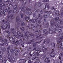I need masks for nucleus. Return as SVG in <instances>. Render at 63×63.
Listing matches in <instances>:
<instances>
[{
	"instance_id": "e2e57ef3",
	"label": "nucleus",
	"mask_w": 63,
	"mask_h": 63,
	"mask_svg": "<svg viewBox=\"0 0 63 63\" xmlns=\"http://www.w3.org/2000/svg\"><path fill=\"white\" fill-rule=\"evenodd\" d=\"M61 16L62 17L63 16V13H61Z\"/></svg>"
},
{
	"instance_id": "393cba45",
	"label": "nucleus",
	"mask_w": 63,
	"mask_h": 63,
	"mask_svg": "<svg viewBox=\"0 0 63 63\" xmlns=\"http://www.w3.org/2000/svg\"><path fill=\"white\" fill-rule=\"evenodd\" d=\"M48 56L50 58V57H54V56L53 55H50Z\"/></svg>"
},
{
	"instance_id": "4468645a",
	"label": "nucleus",
	"mask_w": 63,
	"mask_h": 63,
	"mask_svg": "<svg viewBox=\"0 0 63 63\" xmlns=\"http://www.w3.org/2000/svg\"><path fill=\"white\" fill-rule=\"evenodd\" d=\"M38 17L40 19H41L42 18V16H41L40 14H39L38 15Z\"/></svg>"
},
{
	"instance_id": "49530a36",
	"label": "nucleus",
	"mask_w": 63,
	"mask_h": 63,
	"mask_svg": "<svg viewBox=\"0 0 63 63\" xmlns=\"http://www.w3.org/2000/svg\"><path fill=\"white\" fill-rule=\"evenodd\" d=\"M20 15L21 18H23V14L22 13H21Z\"/></svg>"
},
{
	"instance_id": "a878e982",
	"label": "nucleus",
	"mask_w": 63,
	"mask_h": 63,
	"mask_svg": "<svg viewBox=\"0 0 63 63\" xmlns=\"http://www.w3.org/2000/svg\"><path fill=\"white\" fill-rule=\"evenodd\" d=\"M21 25L22 26L23 25H24L25 24V23H24V22L23 21H22L21 22Z\"/></svg>"
},
{
	"instance_id": "8fccbe9b",
	"label": "nucleus",
	"mask_w": 63,
	"mask_h": 63,
	"mask_svg": "<svg viewBox=\"0 0 63 63\" xmlns=\"http://www.w3.org/2000/svg\"><path fill=\"white\" fill-rule=\"evenodd\" d=\"M60 55L61 56H63V54L62 53H61L60 54Z\"/></svg>"
},
{
	"instance_id": "ea45409f",
	"label": "nucleus",
	"mask_w": 63,
	"mask_h": 63,
	"mask_svg": "<svg viewBox=\"0 0 63 63\" xmlns=\"http://www.w3.org/2000/svg\"><path fill=\"white\" fill-rule=\"evenodd\" d=\"M17 5H16L14 6V9H17Z\"/></svg>"
},
{
	"instance_id": "6ab92c4d",
	"label": "nucleus",
	"mask_w": 63,
	"mask_h": 63,
	"mask_svg": "<svg viewBox=\"0 0 63 63\" xmlns=\"http://www.w3.org/2000/svg\"><path fill=\"white\" fill-rule=\"evenodd\" d=\"M49 32L50 34H53V33H55V32L53 31L52 30H50Z\"/></svg>"
},
{
	"instance_id": "1a4fd4ad",
	"label": "nucleus",
	"mask_w": 63,
	"mask_h": 63,
	"mask_svg": "<svg viewBox=\"0 0 63 63\" xmlns=\"http://www.w3.org/2000/svg\"><path fill=\"white\" fill-rule=\"evenodd\" d=\"M19 43L20 44H21L22 45V46L23 47H24V44L23 43V42L22 41V40L21 39H20L19 41Z\"/></svg>"
},
{
	"instance_id": "a19ab883",
	"label": "nucleus",
	"mask_w": 63,
	"mask_h": 63,
	"mask_svg": "<svg viewBox=\"0 0 63 63\" xmlns=\"http://www.w3.org/2000/svg\"><path fill=\"white\" fill-rule=\"evenodd\" d=\"M62 35H63V34H60L59 35H58V37H61L62 36Z\"/></svg>"
},
{
	"instance_id": "69168bd1",
	"label": "nucleus",
	"mask_w": 63,
	"mask_h": 63,
	"mask_svg": "<svg viewBox=\"0 0 63 63\" xmlns=\"http://www.w3.org/2000/svg\"><path fill=\"white\" fill-rule=\"evenodd\" d=\"M28 63H31V60H29L28 61Z\"/></svg>"
},
{
	"instance_id": "a18cd8bd",
	"label": "nucleus",
	"mask_w": 63,
	"mask_h": 63,
	"mask_svg": "<svg viewBox=\"0 0 63 63\" xmlns=\"http://www.w3.org/2000/svg\"><path fill=\"white\" fill-rule=\"evenodd\" d=\"M4 43H3V44H0V46H3L4 45Z\"/></svg>"
},
{
	"instance_id": "f704fd0d",
	"label": "nucleus",
	"mask_w": 63,
	"mask_h": 63,
	"mask_svg": "<svg viewBox=\"0 0 63 63\" xmlns=\"http://www.w3.org/2000/svg\"><path fill=\"white\" fill-rule=\"evenodd\" d=\"M46 5L47 6V8H48V9H49V4L48 3L46 4Z\"/></svg>"
},
{
	"instance_id": "7ed1b4c3",
	"label": "nucleus",
	"mask_w": 63,
	"mask_h": 63,
	"mask_svg": "<svg viewBox=\"0 0 63 63\" xmlns=\"http://www.w3.org/2000/svg\"><path fill=\"white\" fill-rule=\"evenodd\" d=\"M12 10H10V8L9 7L8 8V9H7L6 8L5 10V12H8V13L9 14H10L12 12Z\"/></svg>"
},
{
	"instance_id": "09e8293b",
	"label": "nucleus",
	"mask_w": 63,
	"mask_h": 63,
	"mask_svg": "<svg viewBox=\"0 0 63 63\" xmlns=\"http://www.w3.org/2000/svg\"><path fill=\"white\" fill-rule=\"evenodd\" d=\"M51 10H55V8H54V7H52L51 8Z\"/></svg>"
},
{
	"instance_id": "5fc2aeb1",
	"label": "nucleus",
	"mask_w": 63,
	"mask_h": 63,
	"mask_svg": "<svg viewBox=\"0 0 63 63\" xmlns=\"http://www.w3.org/2000/svg\"><path fill=\"white\" fill-rule=\"evenodd\" d=\"M16 51V50L15 49L14 50H13V52H13V53H15Z\"/></svg>"
},
{
	"instance_id": "bf43d9fd",
	"label": "nucleus",
	"mask_w": 63,
	"mask_h": 63,
	"mask_svg": "<svg viewBox=\"0 0 63 63\" xmlns=\"http://www.w3.org/2000/svg\"><path fill=\"white\" fill-rule=\"evenodd\" d=\"M36 16V14L35 13H34L33 14V17H35Z\"/></svg>"
},
{
	"instance_id": "774afa93",
	"label": "nucleus",
	"mask_w": 63,
	"mask_h": 63,
	"mask_svg": "<svg viewBox=\"0 0 63 63\" xmlns=\"http://www.w3.org/2000/svg\"><path fill=\"white\" fill-rule=\"evenodd\" d=\"M45 47H42V49H43V50H44V49H45Z\"/></svg>"
},
{
	"instance_id": "6e6552de",
	"label": "nucleus",
	"mask_w": 63,
	"mask_h": 63,
	"mask_svg": "<svg viewBox=\"0 0 63 63\" xmlns=\"http://www.w3.org/2000/svg\"><path fill=\"white\" fill-rule=\"evenodd\" d=\"M8 29H10V26H11V25H10V24H9L8 26H6L5 28H3V27L1 26V28L2 29H3V30H5V29H6V28H7V27H8Z\"/></svg>"
},
{
	"instance_id": "c03bdc74",
	"label": "nucleus",
	"mask_w": 63,
	"mask_h": 63,
	"mask_svg": "<svg viewBox=\"0 0 63 63\" xmlns=\"http://www.w3.org/2000/svg\"><path fill=\"white\" fill-rule=\"evenodd\" d=\"M8 23H9V22H8L7 21L5 22V24H6V25H7V24H8Z\"/></svg>"
},
{
	"instance_id": "4be33fe9",
	"label": "nucleus",
	"mask_w": 63,
	"mask_h": 63,
	"mask_svg": "<svg viewBox=\"0 0 63 63\" xmlns=\"http://www.w3.org/2000/svg\"><path fill=\"white\" fill-rule=\"evenodd\" d=\"M53 22H54V20H52L51 21H50V23L51 24V25L52 26L53 25Z\"/></svg>"
},
{
	"instance_id": "f3484780",
	"label": "nucleus",
	"mask_w": 63,
	"mask_h": 63,
	"mask_svg": "<svg viewBox=\"0 0 63 63\" xmlns=\"http://www.w3.org/2000/svg\"><path fill=\"white\" fill-rule=\"evenodd\" d=\"M17 8H16V9H15L14 10L12 11L11 12H12V13H16V11H17Z\"/></svg>"
},
{
	"instance_id": "2eb2a0df",
	"label": "nucleus",
	"mask_w": 63,
	"mask_h": 63,
	"mask_svg": "<svg viewBox=\"0 0 63 63\" xmlns=\"http://www.w3.org/2000/svg\"><path fill=\"white\" fill-rule=\"evenodd\" d=\"M56 16H59L60 14H59V11H57L55 13Z\"/></svg>"
},
{
	"instance_id": "680f3d73",
	"label": "nucleus",
	"mask_w": 63,
	"mask_h": 63,
	"mask_svg": "<svg viewBox=\"0 0 63 63\" xmlns=\"http://www.w3.org/2000/svg\"><path fill=\"white\" fill-rule=\"evenodd\" d=\"M42 27V26L41 25H39H39H38L37 26V27Z\"/></svg>"
},
{
	"instance_id": "7c9ffc66",
	"label": "nucleus",
	"mask_w": 63,
	"mask_h": 63,
	"mask_svg": "<svg viewBox=\"0 0 63 63\" xmlns=\"http://www.w3.org/2000/svg\"><path fill=\"white\" fill-rule=\"evenodd\" d=\"M58 22L59 23H62L63 22L61 20H59L58 21Z\"/></svg>"
},
{
	"instance_id": "f8f14e48",
	"label": "nucleus",
	"mask_w": 63,
	"mask_h": 63,
	"mask_svg": "<svg viewBox=\"0 0 63 63\" xmlns=\"http://www.w3.org/2000/svg\"><path fill=\"white\" fill-rule=\"evenodd\" d=\"M11 31H13V32H12L13 33V34H16V31H14V28H11Z\"/></svg>"
},
{
	"instance_id": "aec40b11",
	"label": "nucleus",
	"mask_w": 63,
	"mask_h": 63,
	"mask_svg": "<svg viewBox=\"0 0 63 63\" xmlns=\"http://www.w3.org/2000/svg\"><path fill=\"white\" fill-rule=\"evenodd\" d=\"M24 8V6L22 8H21V7H20L19 8V9L20 10H21V11H23Z\"/></svg>"
},
{
	"instance_id": "9b49d317",
	"label": "nucleus",
	"mask_w": 63,
	"mask_h": 63,
	"mask_svg": "<svg viewBox=\"0 0 63 63\" xmlns=\"http://www.w3.org/2000/svg\"><path fill=\"white\" fill-rule=\"evenodd\" d=\"M13 15H10H10H8L7 16V18L9 19V18H10V19H12V17H13Z\"/></svg>"
},
{
	"instance_id": "20e7f679",
	"label": "nucleus",
	"mask_w": 63,
	"mask_h": 63,
	"mask_svg": "<svg viewBox=\"0 0 63 63\" xmlns=\"http://www.w3.org/2000/svg\"><path fill=\"white\" fill-rule=\"evenodd\" d=\"M38 21V18H37L36 19H32V20L31 19L29 21L30 22H32L33 23H35L36 21Z\"/></svg>"
},
{
	"instance_id": "c756f323",
	"label": "nucleus",
	"mask_w": 63,
	"mask_h": 63,
	"mask_svg": "<svg viewBox=\"0 0 63 63\" xmlns=\"http://www.w3.org/2000/svg\"><path fill=\"white\" fill-rule=\"evenodd\" d=\"M0 13H2V14H3V15H6V14H5V12H4V10H3V12L2 11L0 12Z\"/></svg>"
},
{
	"instance_id": "bb28decb",
	"label": "nucleus",
	"mask_w": 63,
	"mask_h": 63,
	"mask_svg": "<svg viewBox=\"0 0 63 63\" xmlns=\"http://www.w3.org/2000/svg\"><path fill=\"white\" fill-rule=\"evenodd\" d=\"M41 43V42H36V43H35L33 44V46L35 47V46H36V44H37V43Z\"/></svg>"
},
{
	"instance_id": "13d9d810",
	"label": "nucleus",
	"mask_w": 63,
	"mask_h": 63,
	"mask_svg": "<svg viewBox=\"0 0 63 63\" xmlns=\"http://www.w3.org/2000/svg\"><path fill=\"white\" fill-rule=\"evenodd\" d=\"M33 56H34V55H36V52H34V51L33 53Z\"/></svg>"
},
{
	"instance_id": "412c9836",
	"label": "nucleus",
	"mask_w": 63,
	"mask_h": 63,
	"mask_svg": "<svg viewBox=\"0 0 63 63\" xmlns=\"http://www.w3.org/2000/svg\"><path fill=\"white\" fill-rule=\"evenodd\" d=\"M30 36H31V38H32V39H33V38H34V35H33L32 34H30Z\"/></svg>"
},
{
	"instance_id": "ddd939ff",
	"label": "nucleus",
	"mask_w": 63,
	"mask_h": 63,
	"mask_svg": "<svg viewBox=\"0 0 63 63\" xmlns=\"http://www.w3.org/2000/svg\"><path fill=\"white\" fill-rule=\"evenodd\" d=\"M19 44H20V43H19V41L18 40H17L15 42V45L16 46H18Z\"/></svg>"
},
{
	"instance_id": "603ef678",
	"label": "nucleus",
	"mask_w": 63,
	"mask_h": 63,
	"mask_svg": "<svg viewBox=\"0 0 63 63\" xmlns=\"http://www.w3.org/2000/svg\"><path fill=\"white\" fill-rule=\"evenodd\" d=\"M15 37H16V38H17V39H19V38L18 36L17 35H15Z\"/></svg>"
},
{
	"instance_id": "72a5a7b5",
	"label": "nucleus",
	"mask_w": 63,
	"mask_h": 63,
	"mask_svg": "<svg viewBox=\"0 0 63 63\" xmlns=\"http://www.w3.org/2000/svg\"><path fill=\"white\" fill-rule=\"evenodd\" d=\"M47 51V48H46L45 49V50L43 51V52L44 53V54H45V53H46V52L45 51Z\"/></svg>"
},
{
	"instance_id": "4c0bfd02",
	"label": "nucleus",
	"mask_w": 63,
	"mask_h": 63,
	"mask_svg": "<svg viewBox=\"0 0 63 63\" xmlns=\"http://www.w3.org/2000/svg\"><path fill=\"white\" fill-rule=\"evenodd\" d=\"M27 50L28 51H30L31 50V47H30L28 48Z\"/></svg>"
},
{
	"instance_id": "e433bc0d",
	"label": "nucleus",
	"mask_w": 63,
	"mask_h": 63,
	"mask_svg": "<svg viewBox=\"0 0 63 63\" xmlns=\"http://www.w3.org/2000/svg\"><path fill=\"white\" fill-rule=\"evenodd\" d=\"M50 41V40L49 39H48L47 40V43H49V42Z\"/></svg>"
},
{
	"instance_id": "39448f33",
	"label": "nucleus",
	"mask_w": 63,
	"mask_h": 63,
	"mask_svg": "<svg viewBox=\"0 0 63 63\" xmlns=\"http://www.w3.org/2000/svg\"><path fill=\"white\" fill-rule=\"evenodd\" d=\"M17 34L18 37H20L21 38H22V37H23V34L19 32L18 31Z\"/></svg>"
},
{
	"instance_id": "423d86ee",
	"label": "nucleus",
	"mask_w": 63,
	"mask_h": 63,
	"mask_svg": "<svg viewBox=\"0 0 63 63\" xmlns=\"http://www.w3.org/2000/svg\"><path fill=\"white\" fill-rule=\"evenodd\" d=\"M15 39V37H13L12 38H10V41H12V43L13 44H15V41L14 40Z\"/></svg>"
},
{
	"instance_id": "3c124183",
	"label": "nucleus",
	"mask_w": 63,
	"mask_h": 63,
	"mask_svg": "<svg viewBox=\"0 0 63 63\" xmlns=\"http://www.w3.org/2000/svg\"><path fill=\"white\" fill-rule=\"evenodd\" d=\"M40 32V30H38L37 31H36L35 32V33H36V32Z\"/></svg>"
},
{
	"instance_id": "58836bf2",
	"label": "nucleus",
	"mask_w": 63,
	"mask_h": 63,
	"mask_svg": "<svg viewBox=\"0 0 63 63\" xmlns=\"http://www.w3.org/2000/svg\"><path fill=\"white\" fill-rule=\"evenodd\" d=\"M26 10L27 11H31V9H29L28 8H26Z\"/></svg>"
},
{
	"instance_id": "37998d69",
	"label": "nucleus",
	"mask_w": 63,
	"mask_h": 63,
	"mask_svg": "<svg viewBox=\"0 0 63 63\" xmlns=\"http://www.w3.org/2000/svg\"><path fill=\"white\" fill-rule=\"evenodd\" d=\"M46 25H47V26L45 28H47V26H48V23H47L46 24Z\"/></svg>"
},
{
	"instance_id": "4d7b16f0",
	"label": "nucleus",
	"mask_w": 63,
	"mask_h": 63,
	"mask_svg": "<svg viewBox=\"0 0 63 63\" xmlns=\"http://www.w3.org/2000/svg\"><path fill=\"white\" fill-rule=\"evenodd\" d=\"M44 1L46 2H48L49 1V0H45Z\"/></svg>"
},
{
	"instance_id": "9d476101",
	"label": "nucleus",
	"mask_w": 63,
	"mask_h": 63,
	"mask_svg": "<svg viewBox=\"0 0 63 63\" xmlns=\"http://www.w3.org/2000/svg\"><path fill=\"white\" fill-rule=\"evenodd\" d=\"M7 40L6 39H5L4 40H2V43H6V46H8L7 44L8 43H7Z\"/></svg>"
},
{
	"instance_id": "c85d7f7f",
	"label": "nucleus",
	"mask_w": 63,
	"mask_h": 63,
	"mask_svg": "<svg viewBox=\"0 0 63 63\" xmlns=\"http://www.w3.org/2000/svg\"><path fill=\"white\" fill-rule=\"evenodd\" d=\"M2 50L4 52L6 51V49L5 47H3V48L2 49Z\"/></svg>"
},
{
	"instance_id": "864d4df0",
	"label": "nucleus",
	"mask_w": 63,
	"mask_h": 63,
	"mask_svg": "<svg viewBox=\"0 0 63 63\" xmlns=\"http://www.w3.org/2000/svg\"><path fill=\"white\" fill-rule=\"evenodd\" d=\"M35 58H36V57H34L32 58V60H34V59H35Z\"/></svg>"
},
{
	"instance_id": "79ce46f5",
	"label": "nucleus",
	"mask_w": 63,
	"mask_h": 63,
	"mask_svg": "<svg viewBox=\"0 0 63 63\" xmlns=\"http://www.w3.org/2000/svg\"><path fill=\"white\" fill-rule=\"evenodd\" d=\"M11 59L12 61H15V59L14 57H12Z\"/></svg>"
},
{
	"instance_id": "c9c22d12",
	"label": "nucleus",
	"mask_w": 63,
	"mask_h": 63,
	"mask_svg": "<svg viewBox=\"0 0 63 63\" xmlns=\"http://www.w3.org/2000/svg\"><path fill=\"white\" fill-rule=\"evenodd\" d=\"M41 6L42 3H39L38 4V6H39V7H41Z\"/></svg>"
},
{
	"instance_id": "0e129e2a",
	"label": "nucleus",
	"mask_w": 63,
	"mask_h": 63,
	"mask_svg": "<svg viewBox=\"0 0 63 63\" xmlns=\"http://www.w3.org/2000/svg\"><path fill=\"white\" fill-rule=\"evenodd\" d=\"M0 53L1 54H3V53L1 51V50H0Z\"/></svg>"
},
{
	"instance_id": "473e14b6",
	"label": "nucleus",
	"mask_w": 63,
	"mask_h": 63,
	"mask_svg": "<svg viewBox=\"0 0 63 63\" xmlns=\"http://www.w3.org/2000/svg\"><path fill=\"white\" fill-rule=\"evenodd\" d=\"M34 41V40L33 39L32 40H31V42H28V44H30L31 43V42H33Z\"/></svg>"
},
{
	"instance_id": "a211bd4d",
	"label": "nucleus",
	"mask_w": 63,
	"mask_h": 63,
	"mask_svg": "<svg viewBox=\"0 0 63 63\" xmlns=\"http://www.w3.org/2000/svg\"><path fill=\"white\" fill-rule=\"evenodd\" d=\"M25 19L27 21H28V20L27 19H30V17H25Z\"/></svg>"
},
{
	"instance_id": "0eeeda50",
	"label": "nucleus",
	"mask_w": 63,
	"mask_h": 63,
	"mask_svg": "<svg viewBox=\"0 0 63 63\" xmlns=\"http://www.w3.org/2000/svg\"><path fill=\"white\" fill-rule=\"evenodd\" d=\"M34 52H35V55L36 56H38L39 55V53L40 52V51H41V50H38V51H34Z\"/></svg>"
},
{
	"instance_id": "f03ea898",
	"label": "nucleus",
	"mask_w": 63,
	"mask_h": 63,
	"mask_svg": "<svg viewBox=\"0 0 63 63\" xmlns=\"http://www.w3.org/2000/svg\"><path fill=\"white\" fill-rule=\"evenodd\" d=\"M62 39V38H59L57 39L58 44H61L59 46V47H61L62 46V42H61Z\"/></svg>"
},
{
	"instance_id": "f257e3e1",
	"label": "nucleus",
	"mask_w": 63,
	"mask_h": 63,
	"mask_svg": "<svg viewBox=\"0 0 63 63\" xmlns=\"http://www.w3.org/2000/svg\"><path fill=\"white\" fill-rule=\"evenodd\" d=\"M22 28L23 29V30H22L21 28H20V29L21 30H22L23 32L24 33V34H25V36H26V37H25V39L26 40H28V39H29V38H28V35L26 34H27V33H29V32H25V29H24V28L23 27Z\"/></svg>"
},
{
	"instance_id": "2f4dec72",
	"label": "nucleus",
	"mask_w": 63,
	"mask_h": 63,
	"mask_svg": "<svg viewBox=\"0 0 63 63\" xmlns=\"http://www.w3.org/2000/svg\"><path fill=\"white\" fill-rule=\"evenodd\" d=\"M62 30L60 29H59V30H58V32L59 33H60V32H62Z\"/></svg>"
},
{
	"instance_id": "5701e85b",
	"label": "nucleus",
	"mask_w": 63,
	"mask_h": 63,
	"mask_svg": "<svg viewBox=\"0 0 63 63\" xmlns=\"http://www.w3.org/2000/svg\"><path fill=\"white\" fill-rule=\"evenodd\" d=\"M54 19H55L56 21H57L59 19V17H57L56 18H54Z\"/></svg>"
},
{
	"instance_id": "b1692460",
	"label": "nucleus",
	"mask_w": 63,
	"mask_h": 63,
	"mask_svg": "<svg viewBox=\"0 0 63 63\" xmlns=\"http://www.w3.org/2000/svg\"><path fill=\"white\" fill-rule=\"evenodd\" d=\"M56 27H57V28H61V27H60V25L58 24H57L55 25Z\"/></svg>"
},
{
	"instance_id": "6e6d98bb",
	"label": "nucleus",
	"mask_w": 63,
	"mask_h": 63,
	"mask_svg": "<svg viewBox=\"0 0 63 63\" xmlns=\"http://www.w3.org/2000/svg\"><path fill=\"white\" fill-rule=\"evenodd\" d=\"M44 17L46 18H47V17H48L47 15H44Z\"/></svg>"
},
{
	"instance_id": "052dcab7",
	"label": "nucleus",
	"mask_w": 63,
	"mask_h": 63,
	"mask_svg": "<svg viewBox=\"0 0 63 63\" xmlns=\"http://www.w3.org/2000/svg\"><path fill=\"white\" fill-rule=\"evenodd\" d=\"M10 48H11L10 47H9L7 48L8 50H9V49H10Z\"/></svg>"
},
{
	"instance_id": "de8ad7c7",
	"label": "nucleus",
	"mask_w": 63,
	"mask_h": 63,
	"mask_svg": "<svg viewBox=\"0 0 63 63\" xmlns=\"http://www.w3.org/2000/svg\"><path fill=\"white\" fill-rule=\"evenodd\" d=\"M19 20V19L18 17H17L16 18V21H18Z\"/></svg>"
},
{
	"instance_id": "cd10ccee",
	"label": "nucleus",
	"mask_w": 63,
	"mask_h": 63,
	"mask_svg": "<svg viewBox=\"0 0 63 63\" xmlns=\"http://www.w3.org/2000/svg\"><path fill=\"white\" fill-rule=\"evenodd\" d=\"M27 14L28 15H31V13L29 12H27Z\"/></svg>"
},
{
	"instance_id": "dca6fc26",
	"label": "nucleus",
	"mask_w": 63,
	"mask_h": 63,
	"mask_svg": "<svg viewBox=\"0 0 63 63\" xmlns=\"http://www.w3.org/2000/svg\"><path fill=\"white\" fill-rule=\"evenodd\" d=\"M27 0H25L24 1H23V3H22V5H24L26 4V3H27Z\"/></svg>"
},
{
	"instance_id": "338daca9",
	"label": "nucleus",
	"mask_w": 63,
	"mask_h": 63,
	"mask_svg": "<svg viewBox=\"0 0 63 63\" xmlns=\"http://www.w3.org/2000/svg\"><path fill=\"white\" fill-rule=\"evenodd\" d=\"M18 54L17 53H15V55L16 56H17L18 55Z\"/></svg>"
}]
</instances>
